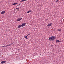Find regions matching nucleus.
<instances>
[{
    "instance_id": "f257e3e1",
    "label": "nucleus",
    "mask_w": 64,
    "mask_h": 64,
    "mask_svg": "<svg viewBox=\"0 0 64 64\" xmlns=\"http://www.w3.org/2000/svg\"><path fill=\"white\" fill-rule=\"evenodd\" d=\"M56 39V37L54 36H52L50 37L48 39L50 41H54Z\"/></svg>"
},
{
    "instance_id": "f03ea898",
    "label": "nucleus",
    "mask_w": 64,
    "mask_h": 64,
    "mask_svg": "<svg viewBox=\"0 0 64 64\" xmlns=\"http://www.w3.org/2000/svg\"><path fill=\"white\" fill-rule=\"evenodd\" d=\"M22 19V18H18L16 20V21L17 22H18V21H20V20H21Z\"/></svg>"
},
{
    "instance_id": "7ed1b4c3",
    "label": "nucleus",
    "mask_w": 64,
    "mask_h": 64,
    "mask_svg": "<svg viewBox=\"0 0 64 64\" xmlns=\"http://www.w3.org/2000/svg\"><path fill=\"white\" fill-rule=\"evenodd\" d=\"M26 24V23L25 22L24 23H22V27H24V26H25V25Z\"/></svg>"
},
{
    "instance_id": "20e7f679",
    "label": "nucleus",
    "mask_w": 64,
    "mask_h": 64,
    "mask_svg": "<svg viewBox=\"0 0 64 64\" xmlns=\"http://www.w3.org/2000/svg\"><path fill=\"white\" fill-rule=\"evenodd\" d=\"M52 23H50V24H49L47 26L48 27H50V26H52Z\"/></svg>"
},
{
    "instance_id": "39448f33",
    "label": "nucleus",
    "mask_w": 64,
    "mask_h": 64,
    "mask_svg": "<svg viewBox=\"0 0 64 64\" xmlns=\"http://www.w3.org/2000/svg\"><path fill=\"white\" fill-rule=\"evenodd\" d=\"M5 11H2L1 12V14H3L4 13H5Z\"/></svg>"
},
{
    "instance_id": "423d86ee",
    "label": "nucleus",
    "mask_w": 64,
    "mask_h": 64,
    "mask_svg": "<svg viewBox=\"0 0 64 64\" xmlns=\"http://www.w3.org/2000/svg\"><path fill=\"white\" fill-rule=\"evenodd\" d=\"M6 62L5 61H2L1 62L2 64H4V63H6Z\"/></svg>"
},
{
    "instance_id": "0eeeda50",
    "label": "nucleus",
    "mask_w": 64,
    "mask_h": 64,
    "mask_svg": "<svg viewBox=\"0 0 64 64\" xmlns=\"http://www.w3.org/2000/svg\"><path fill=\"white\" fill-rule=\"evenodd\" d=\"M22 25H20L18 26V28H21V27H22Z\"/></svg>"
},
{
    "instance_id": "6e6552de",
    "label": "nucleus",
    "mask_w": 64,
    "mask_h": 64,
    "mask_svg": "<svg viewBox=\"0 0 64 64\" xmlns=\"http://www.w3.org/2000/svg\"><path fill=\"white\" fill-rule=\"evenodd\" d=\"M32 12V11L31 10H29L27 12V13H29L30 12Z\"/></svg>"
},
{
    "instance_id": "1a4fd4ad",
    "label": "nucleus",
    "mask_w": 64,
    "mask_h": 64,
    "mask_svg": "<svg viewBox=\"0 0 64 64\" xmlns=\"http://www.w3.org/2000/svg\"><path fill=\"white\" fill-rule=\"evenodd\" d=\"M18 4V3H14L13 4H12V5H16V4Z\"/></svg>"
},
{
    "instance_id": "9d476101",
    "label": "nucleus",
    "mask_w": 64,
    "mask_h": 64,
    "mask_svg": "<svg viewBox=\"0 0 64 64\" xmlns=\"http://www.w3.org/2000/svg\"><path fill=\"white\" fill-rule=\"evenodd\" d=\"M58 31H61V28H60L58 30Z\"/></svg>"
},
{
    "instance_id": "9b49d317",
    "label": "nucleus",
    "mask_w": 64,
    "mask_h": 64,
    "mask_svg": "<svg viewBox=\"0 0 64 64\" xmlns=\"http://www.w3.org/2000/svg\"><path fill=\"white\" fill-rule=\"evenodd\" d=\"M56 43H57V42H60V41H59V40H56Z\"/></svg>"
},
{
    "instance_id": "f8f14e48",
    "label": "nucleus",
    "mask_w": 64,
    "mask_h": 64,
    "mask_svg": "<svg viewBox=\"0 0 64 64\" xmlns=\"http://www.w3.org/2000/svg\"><path fill=\"white\" fill-rule=\"evenodd\" d=\"M58 2H59V0H57L56 1V3H58Z\"/></svg>"
},
{
    "instance_id": "ddd939ff",
    "label": "nucleus",
    "mask_w": 64,
    "mask_h": 64,
    "mask_svg": "<svg viewBox=\"0 0 64 64\" xmlns=\"http://www.w3.org/2000/svg\"><path fill=\"white\" fill-rule=\"evenodd\" d=\"M27 36H26L25 37V38H26V39H28V38H27Z\"/></svg>"
},
{
    "instance_id": "4468645a",
    "label": "nucleus",
    "mask_w": 64,
    "mask_h": 64,
    "mask_svg": "<svg viewBox=\"0 0 64 64\" xmlns=\"http://www.w3.org/2000/svg\"><path fill=\"white\" fill-rule=\"evenodd\" d=\"M28 0H22V1H27Z\"/></svg>"
},
{
    "instance_id": "2eb2a0df",
    "label": "nucleus",
    "mask_w": 64,
    "mask_h": 64,
    "mask_svg": "<svg viewBox=\"0 0 64 64\" xmlns=\"http://www.w3.org/2000/svg\"><path fill=\"white\" fill-rule=\"evenodd\" d=\"M20 8H16L15 9V10H16V9H20Z\"/></svg>"
},
{
    "instance_id": "dca6fc26",
    "label": "nucleus",
    "mask_w": 64,
    "mask_h": 64,
    "mask_svg": "<svg viewBox=\"0 0 64 64\" xmlns=\"http://www.w3.org/2000/svg\"><path fill=\"white\" fill-rule=\"evenodd\" d=\"M11 44H9V45H8V46H11Z\"/></svg>"
},
{
    "instance_id": "f3484780",
    "label": "nucleus",
    "mask_w": 64,
    "mask_h": 64,
    "mask_svg": "<svg viewBox=\"0 0 64 64\" xmlns=\"http://www.w3.org/2000/svg\"><path fill=\"white\" fill-rule=\"evenodd\" d=\"M20 4H18V6H17H17H20Z\"/></svg>"
},
{
    "instance_id": "a211bd4d",
    "label": "nucleus",
    "mask_w": 64,
    "mask_h": 64,
    "mask_svg": "<svg viewBox=\"0 0 64 64\" xmlns=\"http://www.w3.org/2000/svg\"><path fill=\"white\" fill-rule=\"evenodd\" d=\"M9 45H8L7 46H5V47H7V46H8Z\"/></svg>"
},
{
    "instance_id": "6ab92c4d",
    "label": "nucleus",
    "mask_w": 64,
    "mask_h": 64,
    "mask_svg": "<svg viewBox=\"0 0 64 64\" xmlns=\"http://www.w3.org/2000/svg\"><path fill=\"white\" fill-rule=\"evenodd\" d=\"M23 2V1H22V0H21V1H20V2Z\"/></svg>"
},
{
    "instance_id": "aec40b11",
    "label": "nucleus",
    "mask_w": 64,
    "mask_h": 64,
    "mask_svg": "<svg viewBox=\"0 0 64 64\" xmlns=\"http://www.w3.org/2000/svg\"><path fill=\"white\" fill-rule=\"evenodd\" d=\"M30 35V34H28V35H27V36H28V35Z\"/></svg>"
},
{
    "instance_id": "412c9836",
    "label": "nucleus",
    "mask_w": 64,
    "mask_h": 64,
    "mask_svg": "<svg viewBox=\"0 0 64 64\" xmlns=\"http://www.w3.org/2000/svg\"><path fill=\"white\" fill-rule=\"evenodd\" d=\"M3 47H5V46H4Z\"/></svg>"
}]
</instances>
